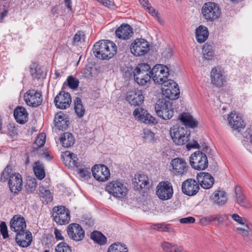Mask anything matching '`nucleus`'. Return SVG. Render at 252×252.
Masks as SVG:
<instances>
[{
    "mask_svg": "<svg viewBox=\"0 0 252 252\" xmlns=\"http://www.w3.org/2000/svg\"><path fill=\"white\" fill-rule=\"evenodd\" d=\"M14 116L19 124H23L28 120V113L26 109L22 106H18L14 111Z\"/></svg>",
    "mask_w": 252,
    "mask_h": 252,
    "instance_id": "obj_30",
    "label": "nucleus"
},
{
    "mask_svg": "<svg viewBox=\"0 0 252 252\" xmlns=\"http://www.w3.org/2000/svg\"><path fill=\"white\" fill-rule=\"evenodd\" d=\"M189 162L192 167L197 170H204L208 165L206 154L200 151H196L191 155Z\"/></svg>",
    "mask_w": 252,
    "mask_h": 252,
    "instance_id": "obj_8",
    "label": "nucleus"
},
{
    "mask_svg": "<svg viewBox=\"0 0 252 252\" xmlns=\"http://www.w3.org/2000/svg\"><path fill=\"white\" fill-rule=\"evenodd\" d=\"M79 175L81 177L88 179L90 177V172L87 169H82L80 170Z\"/></svg>",
    "mask_w": 252,
    "mask_h": 252,
    "instance_id": "obj_63",
    "label": "nucleus"
},
{
    "mask_svg": "<svg viewBox=\"0 0 252 252\" xmlns=\"http://www.w3.org/2000/svg\"><path fill=\"white\" fill-rule=\"evenodd\" d=\"M91 238L100 245L105 244L107 241L105 236L102 233L97 231H94L91 233Z\"/></svg>",
    "mask_w": 252,
    "mask_h": 252,
    "instance_id": "obj_38",
    "label": "nucleus"
},
{
    "mask_svg": "<svg viewBox=\"0 0 252 252\" xmlns=\"http://www.w3.org/2000/svg\"><path fill=\"white\" fill-rule=\"evenodd\" d=\"M144 96L141 91H131L128 92L126 96V100L131 105H139L144 101Z\"/></svg>",
    "mask_w": 252,
    "mask_h": 252,
    "instance_id": "obj_24",
    "label": "nucleus"
},
{
    "mask_svg": "<svg viewBox=\"0 0 252 252\" xmlns=\"http://www.w3.org/2000/svg\"><path fill=\"white\" fill-rule=\"evenodd\" d=\"M8 185L10 191L16 193L21 190L23 181L20 174L14 173L10 175L8 181Z\"/></svg>",
    "mask_w": 252,
    "mask_h": 252,
    "instance_id": "obj_20",
    "label": "nucleus"
},
{
    "mask_svg": "<svg viewBox=\"0 0 252 252\" xmlns=\"http://www.w3.org/2000/svg\"><path fill=\"white\" fill-rule=\"evenodd\" d=\"M162 55L166 59L170 58L172 55V50L170 48H166L163 51Z\"/></svg>",
    "mask_w": 252,
    "mask_h": 252,
    "instance_id": "obj_62",
    "label": "nucleus"
},
{
    "mask_svg": "<svg viewBox=\"0 0 252 252\" xmlns=\"http://www.w3.org/2000/svg\"><path fill=\"white\" fill-rule=\"evenodd\" d=\"M10 228L11 230L17 233L26 231V222L24 217L19 215L13 216L10 220Z\"/></svg>",
    "mask_w": 252,
    "mask_h": 252,
    "instance_id": "obj_18",
    "label": "nucleus"
},
{
    "mask_svg": "<svg viewBox=\"0 0 252 252\" xmlns=\"http://www.w3.org/2000/svg\"><path fill=\"white\" fill-rule=\"evenodd\" d=\"M107 252H128V249L124 244L114 243L109 247Z\"/></svg>",
    "mask_w": 252,
    "mask_h": 252,
    "instance_id": "obj_41",
    "label": "nucleus"
},
{
    "mask_svg": "<svg viewBox=\"0 0 252 252\" xmlns=\"http://www.w3.org/2000/svg\"><path fill=\"white\" fill-rule=\"evenodd\" d=\"M54 221L59 225L68 224L70 220V212L63 206H55L52 209Z\"/></svg>",
    "mask_w": 252,
    "mask_h": 252,
    "instance_id": "obj_7",
    "label": "nucleus"
},
{
    "mask_svg": "<svg viewBox=\"0 0 252 252\" xmlns=\"http://www.w3.org/2000/svg\"><path fill=\"white\" fill-rule=\"evenodd\" d=\"M244 137L252 143V129H248L243 134Z\"/></svg>",
    "mask_w": 252,
    "mask_h": 252,
    "instance_id": "obj_60",
    "label": "nucleus"
},
{
    "mask_svg": "<svg viewBox=\"0 0 252 252\" xmlns=\"http://www.w3.org/2000/svg\"><path fill=\"white\" fill-rule=\"evenodd\" d=\"M94 177L99 182H105L109 179L110 176L108 168L103 164L95 165L92 168Z\"/></svg>",
    "mask_w": 252,
    "mask_h": 252,
    "instance_id": "obj_11",
    "label": "nucleus"
},
{
    "mask_svg": "<svg viewBox=\"0 0 252 252\" xmlns=\"http://www.w3.org/2000/svg\"><path fill=\"white\" fill-rule=\"evenodd\" d=\"M0 230L4 239L8 237L9 236L7 231V228L5 222L2 221L0 223Z\"/></svg>",
    "mask_w": 252,
    "mask_h": 252,
    "instance_id": "obj_55",
    "label": "nucleus"
},
{
    "mask_svg": "<svg viewBox=\"0 0 252 252\" xmlns=\"http://www.w3.org/2000/svg\"><path fill=\"white\" fill-rule=\"evenodd\" d=\"M211 198L214 203L221 205L227 201V195L224 191L222 190H216L212 195Z\"/></svg>",
    "mask_w": 252,
    "mask_h": 252,
    "instance_id": "obj_32",
    "label": "nucleus"
},
{
    "mask_svg": "<svg viewBox=\"0 0 252 252\" xmlns=\"http://www.w3.org/2000/svg\"><path fill=\"white\" fill-rule=\"evenodd\" d=\"M15 240L17 244L23 248H27L31 245L32 241V236L30 231L17 233Z\"/></svg>",
    "mask_w": 252,
    "mask_h": 252,
    "instance_id": "obj_21",
    "label": "nucleus"
},
{
    "mask_svg": "<svg viewBox=\"0 0 252 252\" xmlns=\"http://www.w3.org/2000/svg\"><path fill=\"white\" fill-rule=\"evenodd\" d=\"M199 185L204 189H209L214 184L213 177L208 173L200 172L196 176Z\"/></svg>",
    "mask_w": 252,
    "mask_h": 252,
    "instance_id": "obj_19",
    "label": "nucleus"
},
{
    "mask_svg": "<svg viewBox=\"0 0 252 252\" xmlns=\"http://www.w3.org/2000/svg\"><path fill=\"white\" fill-rule=\"evenodd\" d=\"M168 68L162 64H157L155 65L151 70V78L155 83L159 84H163L164 86L174 85L172 80L167 79L169 75Z\"/></svg>",
    "mask_w": 252,
    "mask_h": 252,
    "instance_id": "obj_2",
    "label": "nucleus"
},
{
    "mask_svg": "<svg viewBox=\"0 0 252 252\" xmlns=\"http://www.w3.org/2000/svg\"><path fill=\"white\" fill-rule=\"evenodd\" d=\"M130 50L135 56H143L149 50V44L144 39L137 38L131 44Z\"/></svg>",
    "mask_w": 252,
    "mask_h": 252,
    "instance_id": "obj_10",
    "label": "nucleus"
},
{
    "mask_svg": "<svg viewBox=\"0 0 252 252\" xmlns=\"http://www.w3.org/2000/svg\"><path fill=\"white\" fill-rule=\"evenodd\" d=\"M115 33L119 38L127 39L132 36V29L127 24H123L116 30Z\"/></svg>",
    "mask_w": 252,
    "mask_h": 252,
    "instance_id": "obj_28",
    "label": "nucleus"
},
{
    "mask_svg": "<svg viewBox=\"0 0 252 252\" xmlns=\"http://www.w3.org/2000/svg\"><path fill=\"white\" fill-rule=\"evenodd\" d=\"M33 171L36 177L39 180L43 179L45 176V172L43 164L39 161L34 163Z\"/></svg>",
    "mask_w": 252,
    "mask_h": 252,
    "instance_id": "obj_36",
    "label": "nucleus"
},
{
    "mask_svg": "<svg viewBox=\"0 0 252 252\" xmlns=\"http://www.w3.org/2000/svg\"><path fill=\"white\" fill-rule=\"evenodd\" d=\"M45 143V136L43 134L38 135L32 144V152H35L37 151L38 152L37 154H39L40 156L44 157L48 160H50L51 159V157L47 153H45L44 152L41 153L42 150L40 148L44 146Z\"/></svg>",
    "mask_w": 252,
    "mask_h": 252,
    "instance_id": "obj_25",
    "label": "nucleus"
},
{
    "mask_svg": "<svg viewBox=\"0 0 252 252\" xmlns=\"http://www.w3.org/2000/svg\"><path fill=\"white\" fill-rule=\"evenodd\" d=\"M201 13L204 19L207 21L213 22L218 19L220 15L219 5L212 2L205 3L201 9Z\"/></svg>",
    "mask_w": 252,
    "mask_h": 252,
    "instance_id": "obj_4",
    "label": "nucleus"
},
{
    "mask_svg": "<svg viewBox=\"0 0 252 252\" xmlns=\"http://www.w3.org/2000/svg\"><path fill=\"white\" fill-rule=\"evenodd\" d=\"M162 114L161 115H158L161 118L164 120L170 119L173 116L174 111L171 107H168L167 110L164 112L162 111Z\"/></svg>",
    "mask_w": 252,
    "mask_h": 252,
    "instance_id": "obj_50",
    "label": "nucleus"
},
{
    "mask_svg": "<svg viewBox=\"0 0 252 252\" xmlns=\"http://www.w3.org/2000/svg\"><path fill=\"white\" fill-rule=\"evenodd\" d=\"M202 54L204 59L207 60H211L214 54L212 45L206 43L202 48Z\"/></svg>",
    "mask_w": 252,
    "mask_h": 252,
    "instance_id": "obj_40",
    "label": "nucleus"
},
{
    "mask_svg": "<svg viewBox=\"0 0 252 252\" xmlns=\"http://www.w3.org/2000/svg\"><path fill=\"white\" fill-rule=\"evenodd\" d=\"M151 67L147 63H141L138 65L134 70H138L139 69L140 71L142 72H146V73H149L150 74H151V71H149Z\"/></svg>",
    "mask_w": 252,
    "mask_h": 252,
    "instance_id": "obj_54",
    "label": "nucleus"
},
{
    "mask_svg": "<svg viewBox=\"0 0 252 252\" xmlns=\"http://www.w3.org/2000/svg\"><path fill=\"white\" fill-rule=\"evenodd\" d=\"M98 2L102 4L103 5L112 8L114 6L113 2L110 0H96Z\"/></svg>",
    "mask_w": 252,
    "mask_h": 252,
    "instance_id": "obj_61",
    "label": "nucleus"
},
{
    "mask_svg": "<svg viewBox=\"0 0 252 252\" xmlns=\"http://www.w3.org/2000/svg\"><path fill=\"white\" fill-rule=\"evenodd\" d=\"M56 106L61 109H65L69 107L71 103V97L68 93L61 91L54 99Z\"/></svg>",
    "mask_w": 252,
    "mask_h": 252,
    "instance_id": "obj_14",
    "label": "nucleus"
},
{
    "mask_svg": "<svg viewBox=\"0 0 252 252\" xmlns=\"http://www.w3.org/2000/svg\"><path fill=\"white\" fill-rule=\"evenodd\" d=\"M156 194L162 200L171 199L173 194V189L171 183L168 181H162L157 187Z\"/></svg>",
    "mask_w": 252,
    "mask_h": 252,
    "instance_id": "obj_9",
    "label": "nucleus"
},
{
    "mask_svg": "<svg viewBox=\"0 0 252 252\" xmlns=\"http://www.w3.org/2000/svg\"><path fill=\"white\" fill-rule=\"evenodd\" d=\"M67 233L70 238L78 242L82 240L85 237V231L78 224L72 223L67 228Z\"/></svg>",
    "mask_w": 252,
    "mask_h": 252,
    "instance_id": "obj_12",
    "label": "nucleus"
},
{
    "mask_svg": "<svg viewBox=\"0 0 252 252\" xmlns=\"http://www.w3.org/2000/svg\"><path fill=\"white\" fill-rule=\"evenodd\" d=\"M231 217L233 220L241 224H245L247 222L246 220L244 218L239 216L237 214H232Z\"/></svg>",
    "mask_w": 252,
    "mask_h": 252,
    "instance_id": "obj_56",
    "label": "nucleus"
},
{
    "mask_svg": "<svg viewBox=\"0 0 252 252\" xmlns=\"http://www.w3.org/2000/svg\"><path fill=\"white\" fill-rule=\"evenodd\" d=\"M67 81L69 87L72 89H76L79 83V80L72 76H70L67 78Z\"/></svg>",
    "mask_w": 252,
    "mask_h": 252,
    "instance_id": "obj_51",
    "label": "nucleus"
},
{
    "mask_svg": "<svg viewBox=\"0 0 252 252\" xmlns=\"http://www.w3.org/2000/svg\"><path fill=\"white\" fill-rule=\"evenodd\" d=\"M54 123L55 126L59 130H65L69 124L68 118L62 112L57 113L55 116Z\"/></svg>",
    "mask_w": 252,
    "mask_h": 252,
    "instance_id": "obj_26",
    "label": "nucleus"
},
{
    "mask_svg": "<svg viewBox=\"0 0 252 252\" xmlns=\"http://www.w3.org/2000/svg\"><path fill=\"white\" fill-rule=\"evenodd\" d=\"M133 115L135 119L140 122L146 124H154L155 123V119L147 110L141 108H137L133 112Z\"/></svg>",
    "mask_w": 252,
    "mask_h": 252,
    "instance_id": "obj_17",
    "label": "nucleus"
},
{
    "mask_svg": "<svg viewBox=\"0 0 252 252\" xmlns=\"http://www.w3.org/2000/svg\"><path fill=\"white\" fill-rule=\"evenodd\" d=\"M155 134L149 129H144L143 138L147 142H151L154 140Z\"/></svg>",
    "mask_w": 252,
    "mask_h": 252,
    "instance_id": "obj_47",
    "label": "nucleus"
},
{
    "mask_svg": "<svg viewBox=\"0 0 252 252\" xmlns=\"http://www.w3.org/2000/svg\"><path fill=\"white\" fill-rule=\"evenodd\" d=\"M55 252H72L71 247L65 242H61L55 248Z\"/></svg>",
    "mask_w": 252,
    "mask_h": 252,
    "instance_id": "obj_43",
    "label": "nucleus"
},
{
    "mask_svg": "<svg viewBox=\"0 0 252 252\" xmlns=\"http://www.w3.org/2000/svg\"><path fill=\"white\" fill-rule=\"evenodd\" d=\"M225 72L220 67H215L211 71V83L217 87L222 86L225 82Z\"/></svg>",
    "mask_w": 252,
    "mask_h": 252,
    "instance_id": "obj_15",
    "label": "nucleus"
},
{
    "mask_svg": "<svg viewBox=\"0 0 252 252\" xmlns=\"http://www.w3.org/2000/svg\"><path fill=\"white\" fill-rule=\"evenodd\" d=\"M170 135L173 142L178 145H183L189 141L187 129L183 126H174L170 129Z\"/></svg>",
    "mask_w": 252,
    "mask_h": 252,
    "instance_id": "obj_6",
    "label": "nucleus"
},
{
    "mask_svg": "<svg viewBox=\"0 0 252 252\" xmlns=\"http://www.w3.org/2000/svg\"><path fill=\"white\" fill-rule=\"evenodd\" d=\"M37 183L35 179L29 180L25 185L26 189L29 192H33L36 190Z\"/></svg>",
    "mask_w": 252,
    "mask_h": 252,
    "instance_id": "obj_45",
    "label": "nucleus"
},
{
    "mask_svg": "<svg viewBox=\"0 0 252 252\" xmlns=\"http://www.w3.org/2000/svg\"><path fill=\"white\" fill-rule=\"evenodd\" d=\"M182 189L184 193L189 196L194 195L198 192L199 185L194 179H188L182 183Z\"/></svg>",
    "mask_w": 252,
    "mask_h": 252,
    "instance_id": "obj_16",
    "label": "nucleus"
},
{
    "mask_svg": "<svg viewBox=\"0 0 252 252\" xmlns=\"http://www.w3.org/2000/svg\"><path fill=\"white\" fill-rule=\"evenodd\" d=\"M85 35L82 32H78L74 35L73 39V42L74 44H77L79 42H82L84 41Z\"/></svg>",
    "mask_w": 252,
    "mask_h": 252,
    "instance_id": "obj_53",
    "label": "nucleus"
},
{
    "mask_svg": "<svg viewBox=\"0 0 252 252\" xmlns=\"http://www.w3.org/2000/svg\"><path fill=\"white\" fill-rule=\"evenodd\" d=\"M32 76L36 79H39L42 76L43 71L37 67L36 63H33L30 67Z\"/></svg>",
    "mask_w": 252,
    "mask_h": 252,
    "instance_id": "obj_44",
    "label": "nucleus"
},
{
    "mask_svg": "<svg viewBox=\"0 0 252 252\" xmlns=\"http://www.w3.org/2000/svg\"><path fill=\"white\" fill-rule=\"evenodd\" d=\"M180 119L184 125L189 127L194 128L197 126V121L189 113H183L180 116Z\"/></svg>",
    "mask_w": 252,
    "mask_h": 252,
    "instance_id": "obj_33",
    "label": "nucleus"
},
{
    "mask_svg": "<svg viewBox=\"0 0 252 252\" xmlns=\"http://www.w3.org/2000/svg\"><path fill=\"white\" fill-rule=\"evenodd\" d=\"M132 184L134 189L136 190H140L143 188H148L149 179L146 175L139 174L133 179Z\"/></svg>",
    "mask_w": 252,
    "mask_h": 252,
    "instance_id": "obj_27",
    "label": "nucleus"
},
{
    "mask_svg": "<svg viewBox=\"0 0 252 252\" xmlns=\"http://www.w3.org/2000/svg\"><path fill=\"white\" fill-rule=\"evenodd\" d=\"M195 218L192 217H188L187 218H184L180 220V222L183 224H191L193 223L195 221Z\"/></svg>",
    "mask_w": 252,
    "mask_h": 252,
    "instance_id": "obj_59",
    "label": "nucleus"
},
{
    "mask_svg": "<svg viewBox=\"0 0 252 252\" xmlns=\"http://www.w3.org/2000/svg\"><path fill=\"white\" fill-rule=\"evenodd\" d=\"M174 85H168L164 86L167 88L162 89V92L163 95L166 98L171 100H175L179 98L180 95V91L178 84L174 82Z\"/></svg>",
    "mask_w": 252,
    "mask_h": 252,
    "instance_id": "obj_22",
    "label": "nucleus"
},
{
    "mask_svg": "<svg viewBox=\"0 0 252 252\" xmlns=\"http://www.w3.org/2000/svg\"><path fill=\"white\" fill-rule=\"evenodd\" d=\"M24 100L28 105L37 107L42 103V95L40 92L30 90L25 94Z\"/></svg>",
    "mask_w": 252,
    "mask_h": 252,
    "instance_id": "obj_13",
    "label": "nucleus"
},
{
    "mask_svg": "<svg viewBox=\"0 0 252 252\" xmlns=\"http://www.w3.org/2000/svg\"><path fill=\"white\" fill-rule=\"evenodd\" d=\"M75 141L73 135L69 132H64L60 137V142L62 145L66 148L72 146Z\"/></svg>",
    "mask_w": 252,
    "mask_h": 252,
    "instance_id": "obj_35",
    "label": "nucleus"
},
{
    "mask_svg": "<svg viewBox=\"0 0 252 252\" xmlns=\"http://www.w3.org/2000/svg\"><path fill=\"white\" fill-rule=\"evenodd\" d=\"M54 234L57 240H63L64 239L63 237L62 236L61 230H59L57 228H55Z\"/></svg>",
    "mask_w": 252,
    "mask_h": 252,
    "instance_id": "obj_64",
    "label": "nucleus"
},
{
    "mask_svg": "<svg viewBox=\"0 0 252 252\" xmlns=\"http://www.w3.org/2000/svg\"><path fill=\"white\" fill-rule=\"evenodd\" d=\"M229 125L234 129L238 130L245 126L242 117L238 114L231 112L227 117Z\"/></svg>",
    "mask_w": 252,
    "mask_h": 252,
    "instance_id": "obj_23",
    "label": "nucleus"
},
{
    "mask_svg": "<svg viewBox=\"0 0 252 252\" xmlns=\"http://www.w3.org/2000/svg\"><path fill=\"white\" fill-rule=\"evenodd\" d=\"M224 217L222 215H217L211 217V220L217 221L219 224L222 223L224 221Z\"/></svg>",
    "mask_w": 252,
    "mask_h": 252,
    "instance_id": "obj_57",
    "label": "nucleus"
},
{
    "mask_svg": "<svg viewBox=\"0 0 252 252\" xmlns=\"http://www.w3.org/2000/svg\"><path fill=\"white\" fill-rule=\"evenodd\" d=\"M39 192L41 196L45 199L47 203L52 201V195L50 191L43 186L39 187Z\"/></svg>",
    "mask_w": 252,
    "mask_h": 252,
    "instance_id": "obj_42",
    "label": "nucleus"
},
{
    "mask_svg": "<svg viewBox=\"0 0 252 252\" xmlns=\"http://www.w3.org/2000/svg\"><path fill=\"white\" fill-rule=\"evenodd\" d=\"M106 190L114 197L119 199L124 198L128 191L126 185L118 181L109 183L106 186Z\"/></svg>",
    "mask_w": 252,
    "mask_h": 252,
    "instance_id": "obj_5",
    "label": "nucleus"
},
{
    "mask_svg": "<svg viewBox=\"0 0 252 252\" xmlns=\"http://www.w3.org/2000/svg\"><path fill=\"white\" fill-rule=\"evenodd\" d=\"M208 29L204 26H199L195 30L196 39L200 43L205 42L208 38Z\"/></svg>",
    "mask_w": 252,
    "mask_h": 252,
    "instance_id": "obj_31",
    "label": "nucleus"
},
{
    "mask_svg": "<svg viewBox=\"0 0 252 252\" xmlns=\"http://www.w3.org/2000/svg\"><path fill=\"white\" fill-rule=\"evenodd\" d=\"M95 56L101 60H109L116 53L117 48L112 41L100 40L96 42L93 48Z\"/></svg>",
    "mask_w": 252,
    "mask_h": 252,
    "instance_id": "obj_1",
    "label": "nucleus"
},
{
    "mask_svg": "<svg viewBox=\"0 0 252 252\" xmlns=\"http://www.w3.org/2000/svg\"><path fill=\"white\" fill-rule=\"evenodd\" d=\"M189 168L188 162L183 158H174L170 162V171L173 176H185L188 172Z\"/></svg>",
    "mask_w": 252,
    "mask_h": 252,
    "instance_id": "obj_3",
    "label": "nucleus"
},
{
    "mask_svg": "<svg viewBox=\"0 0 252 252\" xmlns=\"http://www.w3.org/2000/svg\"><path fill=\"white\" fill-rule=\"evenodd\" d=\"M133 77L134 80L140 85H145L149 82L151 79V74L146 72H142L139 70H134Z\"/></svg>",
    "mask_w": 252,
    "mask_h": 252,
    "instance_id": "obj_29",
    "label": "nucleus"
},
{
    "mask_svg": "<svg viewBox=\"0 0 252 252\" xmlns=\"http://www.w3.org/2000/svg\"><path fill=\"white\" fill-rule=\"evenodd\" d=\"M12 169L9 166H7L4 170L1 173L0 181L2 182H5L8 178H9L10 174L11 173Z\"/></svg>",
    "mask_w": 252,
    "mask_h": 252,
    "instance_id": "obj_52",
    "label": "nucleus"
},
{
    "mask_svg": "<svg viewBox=\"0 0 252 252\" xmlns=\"http://www.w3.org/2000/svg\"><path fill=\"white\" fill-rule=\"evenodd\" d=\"M151 228L160 231H168L169 228L168 224L164 223L154 224L151 225Z\"/></svg>",
    "mask_w": 252,
    "mask_h": 252,
    "instance_id": "obj_49",
    "label": "nucleus"
},
{
    "mask_svg": "<svg viewBox=\"0 0 252 252\" xmlns=\"http://www.w3.org/2000/svg\"><path fill=\"white\" fill-rule=\"evenodd\" d=\"M74 109L78 117L82 118L84 115L85 109L83 106L81 99L79 97H76L74 100Z\"/></svg>",
    "mask_w": 252,
    "mask_h": 252,
    "instance_id": "obj_39",
    "label": "nucleus"
},
{
    "mask_svg": "<svg viewBox=\"0 0 252 252\" xmlns=\"http://www.w3.org/2000/svg\"><path fill=\"white\" fill-rule=\"evenodd\" d=\"M146 9L147 11H148L149 14L153 16L159 23L162 24L163 22L158 12L153 7L151 6V5L148 6V7H147Z\"/></svg>",
    "mask_w": 252,
    "mask_h": 252,
    "instance_id": "obj_46",
    "label": "nucleus"
},
{
    "mask_svg": "<svg viewBox=\"0 0 252 252\" xmlns=\"http://www.w3.org/2000/svg\"><path fill=\"white\" fill-rule=\"evenodd\" d=\"M174 245L164 242L161 244V247L163 250L166 252H171L174 247Z\"/></svg>",
    "mask_w": 252,
    "mask_h": 252,
    "instance_id": "obj_58",
    "label": "nucleus"
},
{
    "mask_svg": "<svg viewBox=\"0 0 252 252\" xmlns=\"http://www.w3.org/2000/svg\"><path fill=\"white\" fill-rule=\"evenodd\" d=\"M65 158L69 162H72V165L78 167L79 166V163L77 162L78 158L77 155L71 153L66 152L65 153Z\"/></svg>",
    "mask_w": 252,
    "mask_h": 252,
    "instance_id": "obj_48",
    "label": "nucleus"
},
{
    "mask_svg": "<svg viewBox=\"0 0 252 252\" xmlns=\"http://www.w3.org/2000/svg\"><path fill=\"white\" fill-rule=\"evenodd\" d=\"M235 192L236 202L242 207H248L249 204L246 200L244 194L241 191L240 188L236 187Z\"/></svg>",
    "mask_w": 252,
    "mask_h": 252,
    "instance_id": "obj_37",
    "label": "nucleus"
},
{
    "mask_svg": "<svg viewBox=\"0 0 252 252\" xmlns=\"http://www.w3.org/2000/svg\"><path fill=\"white\" fill-rule=\"evenodd\" d=\"M171 104L169 100L164 99H158L155 105V109L158 115H161L162 114V111L164 112L168 107H171Z\"/></svg>",
    "mask_w": 252,
    "mask_h": 252,
    "instance_id": "obj_34",
    "label": "nucleus"
}]
</instances>
